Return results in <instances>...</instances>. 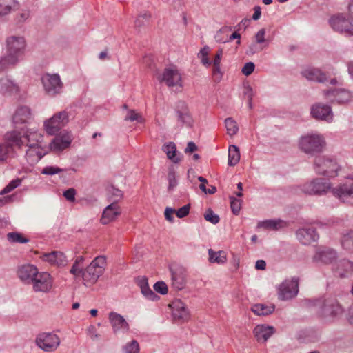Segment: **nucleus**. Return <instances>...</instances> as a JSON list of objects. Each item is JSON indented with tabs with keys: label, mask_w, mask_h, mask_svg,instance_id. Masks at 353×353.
Instances as JSON below:
<instances>
[{
	"label": "nucleus",
	"mask_w": 353,
	"mask_h": 353,
	"mask_svg": "<svg viewBox=\"0 0 353 353\" xmlns=\"http://www.w3.org/2000/svg\"><path fill=\"white\" fill-rule=\"evenodd\" d=\"M6 139L11 145L21 149L28 147L26 157L31 163H37L46 154L43 144V136L38 130L27 129L18 131L14 130L6 133Z\"/></svg>",
	"instance_id": "f257e3e1"
},
{
	"label": "nucleus",
	"mask_w": 353,
	"mask_h": 353,
	"mask_svg": "<svg viewBox=\"0 0 353 353\" xmlns=\"http://www.w3.org/2000/svg\"><path fill=\"white\" fill-rule=\"evenodd\" d=\"M211 53V48L208 46H204L199 50L197 57L200 60L201 64L205 67H209L211 65V60L209 58V56Z\"/></svg>",
	"instance_id": "72a5a7b5"
},
{
	"label": "nucleus",
	"mask_w": 353,
	"mask_h": 353,
	"mask_svg": "<svg viewBox=\"0 0 353 353\" xmlns=\"http://www.w3.org/2000/svg\"><path fill=\"white\" fill-rule=\"evenodd\" d=\"M42 261L54 267H63L68 263V259L64 253L54 251L50 253H43L40 256Z\"/></svg>",
	"instance_id": "2eb2a0df"
},
{
	"label": "nucleus",
	"mask_w": 353,
	"mask_h": 353,
	"mask_svg": "<svg viewBox=\"0 0 353 353\" xmlns=\"http://www.w3.org/2000/svg\"><path fill=\"white\" fill-rule=\"evenodd\" d=\"M154 289L157 292L161 294H165L168 292V286L163 281L157 282L154 285Z\"/></svg>",
	"instance_id": "5fc2aeb1"
},
{
	"label": "nucleus",
	"mask_w": 353,
	"mask_h": 353,
	"mask_svg": "<svg viewBox=\"0 0 353 353\" xmlns=\"http://www.w3.org/2000/svg\"><path fill=\"white\" fill-rule=\"evenodd\" d=\"M163 150L166 153L167 157L174 163H178L181 159L176 154V145L173 142H169L163 147Z\"/></svg>",
	"instance_id": "473e14b6"
},
{
	"label": "nucleus",
	"mask_w": 353,
	"mask_h": 353,
	"mask_svg": "<svg viewBox=\"0 0 353 353\" xmlns=\"http://www.w3.org/2000/svg\"><path fill=\"white\" fill-rule=\"evenodd\" d=\"M21 183V179H17L11 181L1 192V194H7L19 186Z\"/></svg>",
	"instance_id": "49530a36"
},
{
	"label": "nucleus",
	"mask_w": 353,
	"mask_h": 353,
	"mask_svg": "<svg viewBox=\"0 0 353 353\" xmlns=\"http://www.w3.org/2000/svg\"><path fill=\"white\" fill-rule=\"evenodd\" d=\"M190 206L189 204L185 205L183 206L182 208H179L177 211L175 210V213L176 214V216L179 219H182L187 216L190 212Z\"/></svg>",
	"instance_id": "4d7b16f0"
},
{
	"label": "nucleus",
	"mask_w": 353,
	"mask_h": 353,
	"mask_svg": "<svg viewBox=\"0 0 353 353\" xmlns=\"http://www.w3.org/2000/svg\"><path fill=\"white\" fill-rule=\"evenodd\" d=\"M274 332L275 330L273 326L265 324L257 325L253 330L256 341L261 343L266 342Z\"/></svg>",
	"instance_id": "412c9836"
},
{
	"label": "nucleus",
	"mask_w": 353,
	"mask_h": 353,
	"mask_svg": "<svg viewBox=\"0 0 353 353\" xmlns=\"http://www.w3.org/2000/svg\"><path fill=\"white\" fill-rule=\"evenodd\" d=\"M72 141V134L70 132H62L52 139L50 148L55 152H61L70 147Z\"/></svg>",
	"instance_id": "4468645a"
},
{
	"label": "nucleus",
	"mask_w": 353,
	"mask_h": 353,
	"mask_svg": "<svg viewBox=\"0 0 353 353\" xmlns=\"http://www.w3.org/2000/svg\"><path fill=\"white\" fill-rule=\"evenodd\" d=\"M161 83H164L170 88L183 87L181 74L175 66H170L165 68L163 73L157 77Z\"/></svg>",
	"instance_id": "1a4fd4ad"
},
{
	"label": "nucleus",
	"mask_w": 353,
	"mask_h": 353,
	"mask_svg": "<svg viewBox=\"0 0 353 353\" xmlns=\"http://www.w3.org/2000/svg\"><path fill=\"white\" fill-rule=\"evenodd\" d=\"M223 49L220 48L216 50L212 61H211V65H212V77L214 80L216 82H219L223 77V72L221 70V60L223 57Z\"/></svg>",
	"instance_id": "5701e85b"
},
{
	"label": "nucleus",
	"mask_w": 353,
	"mask_h": 353,
	"mask_svg": "<svg viewBox=\"0 0 353 353\" xmlns=\"http://www.w3.org/2000/svg\"><path fill=\"white\" fill-rule=\"evenodd\" d=\"M302 75L310 81H314L319 83H325L327 81V73L322 72L319 68H306L302 71Z\"/></svg>",
	"instance_id": "b1692460"
},
{
	"label": "nucleus",
	"mask_w": 353,
	"mask_h": 353,
	"mask_svg": "<svg viewBox=\"0 0 353 353\" xmlns=\"http://www.w3.org/2000/svg\"><path fill=\"white\" fill-rule=\"evenodd\" d=\"M282 227L281 222H259L257 228L264 231H276Z\"/></svg>",
	"instance_id": "ea45409f"
},
{
	"label": "nucleus",
	"mask_w": 353,
	"mask_h": 353,
	"mask_svg": "<svg viewBox=\"0 0 353 353\" xmlns=\"http://www.w3.org/2000/svg\"><path fill=\"white\" fill-rule=\"evenodd\" d=\"M140 288L141 290L142 294L150 301H157L159 299V296H157L149 287L146 280L143 279L140 282Z\"/></svg>",
	"instance_id": "f704fd0d"
},
{
	"label": "nucleus",
	"mask_w": 353,
	"mask_h": 353,
	"mask_svg": "<svg viewBox=\"0 0 353 353\" xmlns=\"http://www.w3.org/2000/svg\"><path fill=\"white\" fill-rule=\"evenodd\" d=\"M315 185H316L315 184L314 179L311 181L306 182L302 185L301 191L305 194L311 195L315 194V192L318 191L316 189H315Z\"/></svg>",
	"instance_id": "a18cd8bd"
},
{
	"label": "nucleus",
	"mask_w": 353,
	"mask_h": 353,
	"mask_svg": "<svg viewBox=\"0 0 353 353\" xmlns=\"http://www.w3.org/2000/svg\"><path fill=\"white\" fill-rule=\"evenodd\" d=\"M68 121V114L66 111L57 112L44 121V130L46 133L50 135L55 134L61 128L64 127Z\"/></svg>",
	"instance_id": "6e6552de"
},
{
	"label": "nucleus",
	"mask_w": 353,
	"mask_h": 353,
	"mask_svg": "<svg viewBox=\"0 0 353 353\" xmlns=\"http://www.w3.org/2000/svg\"><path fill=\"white\" fill-rule=\"evenodd\" d=\"M88 332L89 336L92 339H98L99 337V334H98L97 330L94 325H90L88 328Z\"/></svg>",
	"instance_id": "680f3d73"
},
{
	"label": "nucleus",
	"mask_w": 353,
	"mask_h": 353,
	"mask_svg": "<svg viewBox=\"0 0 353 353\" xmlns=\"http://www.w3.org/2000/svg\"><path fill=\"white\" fill-rule=\"evenodd\" d=\"M279 299L288 300L295 296L298 292V281L296 279L285 281L280 285Z\"/></svg>",
	"instance_id": "f3484780"
},
{
	"label": "nucleus",
	"mask_w": 353,
	"mask_h": 353,
	"mask_svg": "<svg viewBox=\"0 0 353 353\" xmlns=\"http://www.w3.org/2000/svg\"><path fill=\"white\" fill-rule=\"evenodd\" d=\"M32 290L36 292L49 293L54 289V279L48 272H39L31 283Z\"/></svg>",
	"instance_id": "0eeeda50"
},
{
	"label": "nucleus",
	"mask_w": 353,
	"mask_h": 353,
	"mask_svg": "<svg viewBox=\"0 0 353 353\" xmlns=\"http://www.w3.org/2000/svg\"><path fill=\"white\" fill-rule=\"evenodd\" d=\"M244 97L247 99L248 106L250 108H252V101L254 96L253 90L250 86H246L244 88L243 91Z\"/></svg>",
	"instance_id": "864d4df0"
},
{
	"label": "nucleus",
	"mask_w": 353,
	"mask_h": 353,
	"mask_svg": "<svg viewBox=\"0 0 353 353\" xmlns=\"http://www.w3.org/2000/svg\"><path fill=\"white\" fill-rule=\"evenodd\" d=\"M17 90V86L9 79L5 77L0 79V91L3 93L13 92Z\"/></svg>",
	"instance_id": "58836bf2"
},
{
	"label": "nucleus",
	"mask_w": 353,
	"mask_h": 353,
	"mask_svg": "<svg viewBox=\"0 0 353 353\" xmlns=\"http://www.w3.org/2000/svg\"><path fill=\"white\" fill-rule=\"evenodd\" d=\"M225 125L228 135L234 136L237 134L239 127L237 123L232 118H227L225 120Z\"/></svg>",
	"instance_id": "a19ab883"
},
{
	"label": "nucleus",
	"mask_w": 353,
	"mask_h": 353,
	"mask_svg": "<svg viewBox=\"0 0 353 353\" xmlns=\"http://www.w3.org/2000/svg\"><path fill=\"white\" fill-rule=\"evenodd\" d=\"M108 319L114 332L129 330L128 323L124 316L120 314L111 312L109 313Z\"/></svg>",
	"instance_id": "4be33fe9"
},
{
	"label": "nucleus",
	"mask_w": 353,
	"mask_h": 353,
	"mask_svg": "<svg viewBox=\"0 0 353 353\" xmlns=\"http://www.w3.org/2000/svg\"><path fill=\"white\" fill-rule=\"evenodd\" d=\"M346 319L350 323L353 324V305L347 310Z\"/></svg>",
	"instance_id": "338daca9"
},
{
	"label": "nucleus",
	"mask_w": 353,
	"mask_h": 353,
	"mask_svg": "<svg viewBox=\"0 0 353 353\" xmlns=\"http://www.w3.org/2000/svg\"><path fill=\"white\" fill-rule=\"evenodd\" d=\"M85 259L82 256H79L76 258L70 270L75 278L81 277L83 280V275L85 274V270L86 268Z\"/></svg>",
	"instance_id": "393cba45"
},
{
	"label": "nucleus",
	"mask_w": 353,
	"mask_h": 353,
	"mask_svg": "<svg viewBox=\"0 0 353 353\" xmlns=\"http://www.w3.org/2000/svg\"><path fill=\"white\" fill-rule=\"evenodd\" d=\"M209 261L211 263L224 264L228 260L227 254L223 251H214L212 249L208 250Z\"/></svg>",
	"instance_id": "c756f323"
},
{
	"label": "nucleus",
	"mask_w": 353,
	"mask_h": 353,
	"mask_svg": "<svg viewBox=\"0 0 353 353\" xmlns=\"http://www.w3.org/2000/svg\"><path fill=\"white\" fill-rule=\"evenodd\" d=\"M39 272L38 268L32 264H26L18 269L17 274L21 281L31 283Z\"/></svg>",
	"instance_id": "6ab92c4d"
},
{
	"label": "nucleus",
	"mask_w": 353,
	"mask_h": 353,
	"mask_svg": "<svg viewBox=\"0 0 353 353\" xmlns=\"http://www.w3.org/2000/svg\"><path fill=\"white\" fill-rule=\"evenodd\" d=\"M230 207L234 214H238L241 208V200L234 197L230 198Z\"/></svg>",
	"instance_id": "8fccbe9b"
},
{
	"label": "nucleus",
	"mask_w": 353,
	"mask_h": 353,
	"mask_svg": "<svg viewBox=\"0 0 353 353\" xmlns=\"http://www.w3.org/2000/svg\"><path fill=\"white\" fill-rule=\"evenodd\" d=\"M125 353H139V345L136 341H132L124 347Z\"/></svg>",
	"instance_id": "603ef678"
},
{
	"label": "nucleus",
	"mask_w": 353,
	"mask_h": 353,
	"mask_svg": "<svg viewBox=\"0 0 353 353\" xmlns=\"http://www.w3.org/2000/svg\"><path fill=\"white\" fill-rule=\"evenodd\" d=\"M315 194L321 195L327 192L331 189V183L324 179H315Z\"/></svg>",
	"instance_id": "4c0bfd02"
},
{
	"label": "nucleus",
	"mask_w": 353,
	"mask_h": 353,
	"mask_svg": "<svg viewBox=\"0 0 353 353\" xmlns=\"http://www.w3.org/2000/svg\"><path fill=\"white\" fill-rule=\"evenodd\" d=\"M46 92L50 96H54L61 92L63 83L57 74H46L41 78Z\"/></svg>",
	"instance_id": "9d476101"
},
{
	"label": "nucleus",
	"mask_w": 353,
	"mask_h": 353,
	"mask_svg": "<svg viewBox=\"0 0 353 353\" xmlns=\"http://www.w3.org/2000/svg\"><path fill=\"white\" fill-rule=\"evenodd\" d=\"M312 116L319 120L331 122L333 120V114L329 105L322 103H316L311 108Z\"/></svg>",
	"instance_id": "dca6fc26"
},
{
	"label": "nucleus",
	"mask_w": 353,
	"mask_h": 353,
	"mask_svg": "<svg viewBox=\"0 0 353 353\" xmlns=\"http://www.w3.org/2000/svg\"><path fill=\"white\" fill-rule=\"evenodd\" d=\"M196 150H197V146L194 142L190 141L188 143L187 147L185 149V152L192 153Z\"/></svg>",
	"instance_id": "0e129e2a"
},
{
	"label": "nucleus",
	"mask_w": 353,
	"mask_h": 353,
	"mask_svg": "<svg viewBox=\"0 0 353 353\" xmlns=\"http://www.w3.org/2000/svg\"><path fill=\"white\" fill-rule=\"evenodd\" d=\"M332 30L345 37L353 36V19L346 14H334L329 19Z\"/></svg>",
	"instance_id": "423d86ee"
},
{
	"label": "nucleus",
	"mask_w": 353,
	"mask_h": 353,
	"mask_svg": "<svg viewBox=\"0 0 353 353\" xmlns=\"http://www.w3.org/2000/svg\"><path fill=\"white\" fill-rule=\"evenodd\" d=\"M261 15V8L259 6H254L252 19L256 21L260 19Z\"/></svg>",
	"instance_id": "69168bd1"
},
{
	"label": "nucleus",
	"mask_w": 353,
	"mask_h": 353,
	"mask_svg": "<svg viewBox=\"0 0 353 353\" xmlns=\"http://www.w3.org/2000/svg\"><path fill=\"white\" fill-rule=\"evenodd\" d=\"M325 99L339 104L350 102L352 99L351 92L345 89H334L323 92Z\"/></svg>",
	"instance_id": "9b49d317"
},
{
	"label": "nucleus",
	"mask_w": 353,
	"mask_h": 353,
	"mask_svg": "<svg viewBox=\"0 0 353 353\" xmlns=\"http://www.w3.org/2000/svg\"><path fill=\"white\" fill-rule=\"evenodd\" d=\"M342 245L345 249L353 252V233L347 234L343 237Z\"/></svg>",
	"instance_id": "de8ad7c7"
},
{
	"label": "nucleus",
	"mask_w": 353,
	"mask_h": 353,
	"mask_svg": "<svg viewBox=\"0 0 353 353\" xmlns=\"http://www.w3.org/2000/svg\"><path fill=\"white\" fill-rule=\"evenodd\" d=\"M343 310L341 305L335 301L327 302L324 308V314L328 317H338L342 314Z\"/></svg>",
	"instance_id": "cd10ccee"
},
{
	"label": "nucleus",
	"mask_w": 353,
	"mask_h": 353,
	"mask_svg": "<svg viewBox=\"0 0 353 353\" xmlns=\"http://www.w3.org/2000/svg\"><path fill=\"white\" fill-rule=\"evenodd\" d=\"M36 343L41 349L48 352L56 349L59 346L60 341L56 334L42 333L37 336Z\"/></svg>",
	"instance_id": "ddd939ff"
},
{
	"label": "nucleus",
	"mask_w": 353,
	"mask_h": 353,
	"mask_svg": "<svg viewBox=\"0 0 353 353\" xmlns=\"http://www.w3.org/2000/svg\"><path fill=\"white\" fill-rule=\"evenodd\" d=\"M168 189L172 190L177 185V181L175 176V172L173 168H170L168 174Z\"/></svg>",
	"instance_id": "3c124183"
},
{
	"label": "nucleus",
	"mask_w": 353,
	"mask_h": 353,
	"mask_svg": "<svg viewBox=\"0 0 353 353\" xmlns=\"http://www.w3.org/2000/svg\"><path fill=\"white\" fill-rule=\"evenodd\" d=\"M17 4V0H0V18L15 10Z\"/></svg>",
	"instance_id": "7c9ffc66"
},
{
	"label": "nucleus",
	"mask_w": 353,
	"mask_h": 353,
	"mask_svg": "<svg viewBox=\"0 0 353 353\" xmlns=\"http://www.w3.org/2000/svg\"><path fill=\"white\" fill-rule=\"evenodd\" d=\"M266 263L263 260H259L256 263V268L258 270H264L265 268Z\"/></svg>",
	"instance_id": "774afa93"
},
{
	"label": "nucleus",
	"mask_w": 353,
	"mask_h": 353,
	"mask_svg": "<svg viewBox=\"0 0 353 353\" xmlns=\"http://www.w3.org/2000/svg\"><path fill=\"white\" fill-rule=\"evenodd\" d=\"M121 214V210L117 203H112L105 208L103 212L102 218L112 221L118 218Z\"/></svg>",
	"instance_id": "c85d7f7f"
},
{
	"label": "nucleus",
	"mask_w": 353,
	"mask_h": 353,
	"mask_svg": "<svg viewBox=\"0 0 353 353\" xmlns=\"http://www.w3.org/2000/svg\"><path fill=\"white\" fill-rule=\"evenodd\" d=\"M230 28L223 27L221 28L219 31L216 32L214 39L219 43H225L228 41V39L225 38L223 34H227L229 30H230Z\"/></svg>",
	"instance_id": "09e8293b"
},
{
	"label": "nucleus",
	"mask_w": 353,
	"mask_h": 353,
	"mask_svg": "<svg viewBox=\"0 0 353 353\" xmlns=\"http://www.w3.org/2000/svg\"><path fill=\"white\" fill-rule=\"evenodd\" d=\"M32 118L30 109L27 106H21L14 112L12 122L17 127L19 125L29 123Z\"/></svg>",
	"instance_id": "aec40b11"
},
{
	"label": "nucleus",
	"mask_w": 353,
	"mask_h": 353,
	"mask_svg": "<svg viewBox=\"0 0 353 353\" xmlns=\"http://www.w3.org/2000/svg\"><path fill=\"white\" fill-rule=\"evenodd\" d=\"M265 30L264 28H261L259 30L257 33L255 34V42L256 44H252L250 46V50L253 53L259 52L263 50V47L258 48L256 44H261L266 42V39L265 38Z\"/></svg>",
	"instance_id": "e433bc0d"
},
{
	"label": "nucleus",
	"mask_w": 353,
	"mask_h": 353,
	"mask_svg": "<svg viewBox=\"0 0 353 353\" xmlns=\"http://www.w3.org/2000/svg\"><path fill=\"white\" fill-rule=\"evenodd\" d=\"M170 307L172 309V315L175 321L185 322L190 319V312L187 305L181 300H174Z\"/></svg>",
	"instance_id": "f8f14e48"
},
{
	"label": "nucleus",
	"mask_w": 353,
	"mask_h": 353,
	"mask_svg": "<svg viewBox=\"0 0 353 353\" xmlns=\"http://www.w3.org/2000/svg\"><path fill=\"white\" fill-rule=\"evenodd\" d=\"M107 266V258L103 255L95 257L86 266L83 275V283L85 285L95 284L104 273Z\"/></svg>",
	"instance_id": "7ed1b4c3"
},
{
	"label": "nucleus",
	"mask_w": 353,
	"mask_h": 353,
	"mask_svg": "<svg viewBox=\"0 0 353 353\" xmlns=\"http://www.w3.org/2000/svg\"><path fill=\"white\" fill-rule=\"evenodd\" d=\"M254 63L248 62L243 67L241 72L244 75L249 76L254 72Z\"/></svg>",
	"instance_id": "13d9d810"
},
{
	"label": "nucleus",
	"mask_w": 353,
	"mask_h": 353,
	"mask_svg": "<svg viewBox=\"0 0 353 353\" xmlns=\"http://www.w3.org/2000/svg\"><path fill=\"white\" fill-rule=\"evenodd\" d=\"M240 152L238 147L232 145L228 149V165L235 166L240 160Z\"/></svg>",
	"instance_id": "c9c22d12"
},
{
	"label": "nucleus",
	"mask_w": 353,
	"mask_h": 353,
	"mask_svg": "<svg viewBox=\"0 0 353 353\" xmlns=\"http://www.w3.org/2000/svg\"><path fill=\"white\" fill-rule=\"evenodd\" d=\"M8 239L11 243H26L29 239L19 232H10L7 235Z\"/></svg>",
	"instance_id": "37998d69"
},
{
	"label": "nucleus",
	"mask_w": 353,
	"mask_h": 353,
	"mask_svg": "<svg viewBox=\"0 0 353 353\" xmlns=\"http://www.w3.org/2000/svg\"><path fill=\"white\" fill-rule=\"evenodd\" d=\"M340 167L336 161L327 156H318L314 162V170L317 174L328 177H335L338 175Z\"/></svg>",
	"instance_id": "39448f33"
},
{
	"label": "nucleus",
	"mask_w": 353,
	"mask_h": 353,
	"mask_svg": "<svg viewBox=\"0 0 353 353\" xmlns=\"http://www.w3.org/2000/svg\"><path fill=\"white\" fill-rule=\"evenodd\" d=\"M125 121H136L137 123H142L144 122L145 120L143 118L142 115L139 112H137L134 110H129L127 112V114L125 117Z\"/></svg>",
	"instance_id": "c03bdc74"
},
{
	"label": "nucleus",
	"mask_w": 353,
	"mask_h": 353,
	"mask_svg": "<svg viewBox=\"0 0 353 353\" xmlns=\"http://www.w3.org/2000/svg\"><path fill=\"white\" fill-rule=\"evenodd\" d=\"M325 144L323 136L318 133L307 134L302 136L299 141V149L305 154L311 155L321 152Z\"/></svg>",
	"instance_id": "20e7f679"
},
{
	"label": "nucleus",
	"mask_w": 353,
	"mask_h": 353,
	"mask_svg": "<svg viewBox=\"0 0 353 353\" xmlns=\"http://www.w3.org/2000/svg\"><path fill=\"white\" fill-rule=\"evenodd\" d=\"M175 112L178 121L187 126H191L192 125L193 119L188 107L185 102L179 101L176 103Z\"/></svg>",
	"instance_id": "a211bd4d"
},
{
	"label": "nucleus",
	"mask_w": 353,
	"mask_h": 353,
	"mask_svg": "<svg viewBox=\"0 0 353 353\" xmlns=\"http://www.w3.org/2000/svg\"><path fill=\"white\" fill-rule=\"evenodd\" d=\"M205 221H219L218 215L215 214L211 209H208L204 214Z\"/></svg>",
	"instance_id": "bf43d9fd"
},
{
	"label": "nucleus",
	"mask_w": 353,
	"mask_h": 353,
	"mask_svg": "<svg viewBox=\"0 0 353 353\" xmlns=\"http://www.w3.org/2000/svg\"><path fill=\"white\" fill-rule=\"evenodd\" d=\"M297 236L299 240L303 243L307 244L314 241L318 239V235L314 231L310 230L301 229L297 232Z\"/></svg>",
	"instance_id": "2f4dec72"
},
{
	"label": "nucleus",
	"mask_w": 353,
	"mask_h": 353,
	"mask_svg": "<svg viewBox=\"0 0 353 353\" xmlns=\"http://www.w3.org/2000/svg\"><path fill=\"white\" fill-rule=\"evenodd\" d=\"M275 310V306L273 304H263L256 303L252 306V312L257 316H267L270 315Z\"/></svg>",
	"instance_id": "bb28decb"
},
{
	"label": "nucleus",
	"mask_w": 353,
	"mask_h": 353,
	"mask_svg": "<svg viewBox=\"0 0 353 353\" xmlns=\"http://www.w3.org/2000/svg\"><path fill=\"white\" fill-rule=\"evenodd\" d=\"M3 139L4 144H0V161H4L10 151L15 147V145H11L8 143L6 139V134L4 135Z\"/></svg>",
	"instance_id": "79ce46f5"
},
{
	"label": "nucleus",
	"mask_w": 353,
	"mask_h": 353,
	"mask_svg": "<svg viewBox=\"0 0 353 353\" xmlns=\"http://www.w3.org/2000/svg\"><path fill=\"white\" fill-rule=\"evenodd\" d=\"M76 190L70 188L63 192L64 197L69 201H74L75 199Z\"/></svg>",
	"instance_id": "052dcab7"
},
{
	"label": "nucleus",
	"mask_w": 353,
	"mask_h": 353,
	"mask_svg": "<svg viewBox=\"0 0 353 353\" xmlns=\"http://www.w3.org/2000/svg\"><path fill=\"white\" fill-rule=\"evenodd\" d=\"M185 272L183 269L179 268L172 272V281L173 287L176 290H181L185 285Z\"/></svg>",
	"instance_id": "a878e982"
},
{
	"label": "nucleus",
	"mask_w": 353,
	"mask_h": 353,
	"mask_svg": "<svg viewBox=\"0 0 353 353\" xmlns=\"http://www.w3.org/2000/svg\"><path fill=\"white\" fill-rule=\"evenodd\" d=\"M174 213H175V210H174L171 208H166L165 212H164L165 218L168 221H172L173 219L172 216Z\"/></svg>",
	"instance_id": "e2e57ef3"
},
{
	"label": "nucleus",
	"mask_w": 353,
	"mask_h": 353,
	"mask_svg": "<svg viewBox=\"0 0 353 353\" xmlns=\"http://www.w3.org/2000/svg\"><path fill=\"white\" fill-rule=\"evenodd\" d=\"M26 48L23 37L12 35L6 40V54L0 59V71L16 65L22 59Z\"/></svg>",
	"instance_id": "f03ea898"
},
{
	"label": "nucleus",
	"mask_w": 353,
	"mask_h": 353,
	"mask_svg": "<svg viewBox=\"0 0 353 353\" xmlns=\"http://www.w3.org/2000/svg\"><path fill=\"white\" fill-rule=\"evenodd\" d=\"M62 170L58 167L48 166L43 168L41 170V174L46 175H54L55 174L59 173Z\"/></svg>",
	"instance_id": "6e6d98bb"
}]
</instances>
